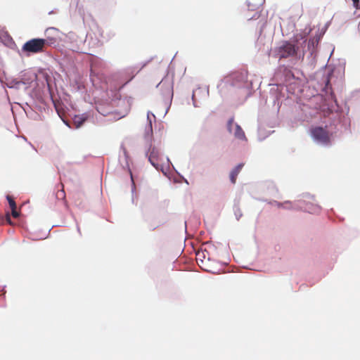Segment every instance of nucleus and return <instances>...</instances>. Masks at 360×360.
Here are the masks:
<instances>
[{
	"label": "nucleus",
	"instance_id": "f8f14e48",
	"mask_svg": "<svg viewBox=\"0 0 360 360\" xmlns=\"http://www.w3.org/2000/svg\"><path fill=\"white\" fill-rule=\"evenodd\" d=\"M352 1H353V4H354V6L356 8H360V6H359V0H352Z\"/></svg>",
	"mask_w": 360,
	"mask_h": 360
},
{
	"label": "nucleus",
	"instance_id": "f03ea898",
	"mask_svg": "<svg viewBox=\"0 0 360 360\" xmlns=\"http://www.w3.org/2000/svg\"><path fill=\"white\" fill-rule=\"evenodd\" d=\"M298 47L295 44L285 41L276 49V56L279 59L288 58L295 56L297 53Z\"/></svg>",
	"mask_w": 360,
	"mask_h": 360
},
{
	"label": "nucleus",
	"instance_id": "0eeeda50",
	"mask_svg": "<svg viewBox=\"0 0 360 360\" xmlns=\"http://www.w3.org/2000/svg\"><path fill=\"white\" fill-rule=\"evenodd\" d=\"M243 165H244L243 163H240L231 172L230 180L232 184L236 183L237 176H238V174L240 173V172L241 171Z\"/></svg>",
	"mask_w": 360,
	"mask_h": 360
},
{
	"label": "nucleus",
	"instance_id": "6e6552de",
	"mask_svg": "<svg viewBox=\"0 0 360 360\" xmlns=\"http://www.w3.org/2000/svg\"><path fill=\"white\" fill-rule=\"evenodd\" d=\"M6 199H7V200L8 202V204H9V206H10L11 209V208H17L15 202V200H14V199H13V198L12 196L8 195L6 196Z\"/></svg>",
	"mask_w": 360,
	"mask_h": 360
},
{
	"label": "nucleus",
	"instance_id": "4468645a",
	"mask_svg": "<svg viewBox=\"0 0 360 360\" xmlns=\"http://www.w3.org/2000/svg\"><path fill=\"white\" fill-rule=\"evenodd\" d=\"M147 139H148V141L151 142V136H148L147 137Z\"/></svg>",
	"mask_w": 360,
	"mask_h": 360
},
{
	"label": "nucleus",
	"instance_id": "20e7f679",
	"mask_svg": "<svg viewBox=\"0 0 360 360\" xmlns=\"http://www.w3.org/2000/svg\"><path fill=\"white\" fill-rule=\"evenodd\" d=\"M60 31L55 27H49L45 31L46 38L44 39L45 45L47 47L56 44L59 39Z\"/></svg>",
	"mask_w": 360,
	"mask_h": 360
},
{
	"label": "nucleus",
	"instance_id": "ddd939ff",
	"mask_svg": "<svg viewBox=\"0 0 360 360\" xmlns=\"http://www.w3.org/2000/svg\"><path fill=\"white\" fill-rule=\"evenodd\" d=\"M149 127H150V131L152 132V124H151V122L150 121V124H149Z\"/></svg>",
	"mask_w": 360,
	"mask_h": 360
},
{
	"label": "nucleus",
	"instance_id": "9b49d317",
	"mask_svg": "<svg viewBox=\"0 0 360 360\" xmlns=\"http://www.w3.org/2000/svg\"><path fill=\"white\" fill-rule=\"evenodd\" d=\"M11 214L14 218H18L19 217V213L17 212L16 208H11Z\"/></svg>",
	"mask_w": 360,
	"mask_h": 360
},
{
	"label": "nucleus",
	"instance_id": "2eb2a0df",
	"mask_svg": "<svg viewBox=\"0 0 360 360\" xmlns=\"http://www.w3.org/2000/svg\"><path fill=\"white\" fill-rule=\"evenodd\" d=\"M7 217H8V221L10 222V217L8 216Z\"/></svg>",
	"mask_w": 360,
	"mask_h": 360
},
{
	"label": "nucleus",
	"instance_id": "423d86ee",
	"mask_svg": "<svg viewBox=\"0 0 360 360\" xmlns=\"http://www.w3.org/2000/svg\"><path fill=\"white\" fill-rule=\"evenodd\" d=\"M234 124L235 129L233 131V134L236 139L244 140L246 139L245 132L242 129L240 125L238 124H234V117H232L228 120L227 123V129L228 131L231 133L232 132V127Z\"/></svg>",
	"mask_w": 360,
	"mask_h": 360
},
{
	"label": "nucleus",
	"instance_id": "1a4fd4ad",
	"mask_svg": "<svg viewBox=\"0 0 360 360\" xmlns=\"http://www.w3.org/2000/svg\"><path fill=\"white\" fill-rule=\"evenodd\" d=\"M85 119L80 117H75V124H76L77 127H79L82 125V124L84 122Z\"/></svg>",
	"mask_w": 360,
	"mask_h": 360
},
{
	"label": "nucleus",
	"instance_id": "9d476101",
	"mask_svg": "<svg viewBox=\"0 0 360 360\" xmlns=\"http://www.w3.org/2000/svg\"><path fill=\"white\" fill-rule=\"evenodd\" d=\"M65 197V193L63 189L58 191L56 193V198L60 199H64Z\"/></svg>",
	"mask_w": 360,
	"mask_h": 360
},
{
	"label": "nucleus",
	"instance_id": "f257e3e1",
	"mask_svg": "<svg viewBox=\"0 0 360 360\" xmlns=\"http://www.w3.org/2000/svg\"><path fill=\"white\" fill-rule=\"evenodd\" d=\"M46 46L44 39H32L24 44L22 51L25 53H37L45 51Z\"/></svg>",
	"mask_w": 360,
	"mask_h": 360
},
{
	"label": "nucleus",
	"instance_id": "7ed1b4c3",
	"mask_svg": "<svg viewBox=\"0 0 360 360\" xmlns=\"http://www.w3.org/2000/svg\"><path fill=\"white\" fill-rule=\"evenodd\" d=\"M311 134L314 139L323 144H328L330 142V136L326 129L316 127L311 129Z\"/></svg>",
	"mask_w": 360,
	"mask_h": 360
},
{
	"label": "nucleus",
	"instance_id": "39448f33",
	"mask_svg": "<svg viewBox=\"0 0 360 360\" xmlns=\"http://www.w3.org/2000/svg\"><path fill=\"white\" fill-rule=\"evenodd\" d=\"M146 155L148 158V161L151 163V165L155 167L157 169H159L160 167V152L155 147L150 144V147L148 151L146 153Z\"/></svg>",
	"mask_w": 360,
	"mask_h": 360
}]
</instances>
